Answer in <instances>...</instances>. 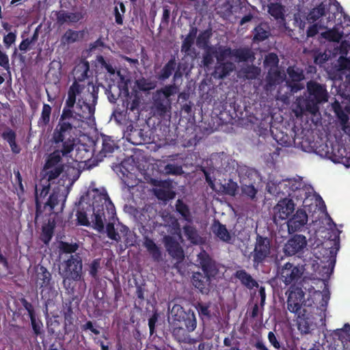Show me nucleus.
<instances>
[{
  "mask_svg": "<svg viewBox=\"0 0 350 350\" xmlns=\"http://www.w3.org/2000/svg\"><path fill=\"white\" fill-rule=\"evenodd\" d=\"M92 97L93 98L92 104L83 102L88 112L83 111L82 113L72 115L70 112L64 111L60 115L58 123L52 135V140L56 146L60 143L62 144L63 155H68L74 150L76 129L80 126L84 120H90L94 118L97 96L92 94Z\"/></svg>",
  "mask_w": 350,
  "mask_h": 350,
  "instance_id": "f257e3e1",
  "label": "nucleus"
},
{
  "mask_svg": "<svg viewBox=\"0 0 350 350\" xmlns=\"http://www.w3.org/2000/svg\"><path fill=\"white\" fill-rule=\"evenodd\" d=\"M59 274L68 293H77L81 295L85 293L86 283L83 271V260L79 253L70 255L61 262Z\"/></svg>",
  "mask_w": 350,
  "mask_h": 350,
  "instance_id": "f03ea898",
  "label": "nucleus"
},
{
  "mask_svg": "<svg viewBox=\"0 0 350 350\" xmlns=\"http://www.w3.org/2000/svg\"><path fill=\"white\" fill-rule=\"evenodd\" d=\"M329 95L325 84L310 80L306 83V92L303 100L306 111L316 114L319 110L320 105L327 103Z\"/></svg>",
  "mask_w": 350,
  "mask_h": 350,
  "instance_id": "7ed1b4c3",
  "label": "nucleus"
},
{
  "mask_svg": "<svg viewBox=\"0 0 350 350\" xmlns=\"http://www.w3.org/2000/svg\"><path fill=\"white\" fill-rule=\"evenodd\" d=\"M98 198V200L94 198L92 204V223L95 230L102 232L104 230V221L106 219L105 213H107L109 219H113L116 215V208L106 192L100 193Z\"/></svg>",
  "mask_w": 350,
  "mask_h": 350,
  "instance_id": "20e7f679",
  "label": "nucleus"
},
{
  "mask_svg": "<svg viewBox=\"0 0 350 350\" xmlns=\"http://www.w3.org/2000/svg\"><path fill=\"white\" fill-rule=\"evenodd\" d=\"M215 58L217 62H226L227 58H233L237 62H252L254 54L249 47L231 49L229 46H219L216 47Z\"/></svg>",
  "mask_w": 350,
  "mask_h": 350,
  "instance_id": "39448f33",
  "label": "nucleus"
},
{
  "mask_svg": "<svg viewBox=\"0 0 350 350\" xmlns=\"http://www.w3.org/2000/svg\"><path fill=\"white\" fill-rule=\"evenodd\" d=\"M271 254V240L270 238L257 234L254 250L251 252L253 266L257 268L263 265Z\"/></svg>",
  "mask_w": 350,
  "mask_h": 350,
  "instance_id": "423d86ee",
  "label": "nucleus"
},
{
  "mask_svg": "<svg viewBox=\"0 0 350 350\" xmlns=\"http://www.w3.org/2000/svg\"><path fill=\"white\" fill-rule=\"evenodd\" d=\"M82 92V88L77 80L72 83L68 91V97L65 101L62 111H67L70 114L77 115L82 113L83 111L88 112V109L84 107L83 101L79 100L77 103V96Z\"/></svg>",
  "mask_w": 350,
  "mask_h": 350,
  "instance_id": "0eeeda50",
  "label": "nucleus"
},
{
  "mask_svg": "<svg viewBox=\"0 0 350 350\" xmlns=\"http://www.w3.org/2000/svg\"><path fill=\"white\" fill-rule=\"evenodd\" d=\"M171 314L175 321L182 323L187 332H193L197 327V320L193 310H185L179 304H174L171 310Z\"/></svg>",
  "mask_w": 350,
  "mask_h": 350,
  "instance_id": "6e6552de",
  "label": "nucleus"
},
{
  "mask_svg": "<svg viewBox=\"0 0 350 350\" xmlns=\"http://www.w3.org/2000/svg\"><path fill=\"white\" fill-rule=\"evenodd\" d=\"M70 297L66 299L63 302V316L66 325H74V322L76 318V312L79 310L81 298L83 294H78L77 293H68Z\"/></svg>",
  "mask_w": 350,
  "mask_h": 350,
  "instance_id": "1a4fd4ad",
  "label": "nucleus"
},
{
  "mask_svg": "<svg viewBox=\"0 0 350 350\" xmlns=\"http://www.w3.org/2000/svg\"><path fill=\"white\" fill-rule=\"evenodd\" d=\"M288 79L286 81V86L293 94L297 93L304 88L301 82L304 80V70L295 65L289 66L286 69Z\"/></svg>",
  "mask_w": 350,
  "mask_h": 350,
  "instance_id": "9d476101",
  "label": "nucleus"
},
{
  "mask_svg": "<svg viewBox=\"0 0 350 350\" xmlns=\"http://www.w3.org/2000/svg\"><path fill=\"white\" fill-rule=\"evenodd\" d=\"M307 246V240L304 235L295 234L284 245L283 252L286 256H297L300 257Z\"/></svg>",
  "mask_w": 350,
  "mask_h": 350,
  "instance_id": "9b49d317",
  "label": "nucleus"
},
{
  "mask_svg": "<svg viewBox=\"0 0 350 350\" xmlns=\"http://www.w3.org/2000/svg\"><path fill=\"white\" fill-rule=\"evenodd\" d=\"M280 279L288 286L296 284L301 278L303 270L291 262L285 263L278 271Z\"/></svg>",
  "mask_w": 350,
  "mask_h": 350,
  "instance_id": "f8f14e48",
  "label": "nucleus"
},
{
  "mask_svg": "<svg viewBox=\"0 0 350 350\" xmlns=\"http://www.w3.org/2000/svg\"><path fill=\"white\" fill-rule=\"evenodd\" d=\"M295 204L292 199L284 198L278 201L273 208V219L275 223L286 219L295 211Z\"/></svg>",
  "mask_w": 350,
  "mask_h": 350,
  "instance_id": "ddd939ff",
  "label": "nucleus"
},
{
  "mask_svg": "<svg viewBox=\"0 0 350 350\" xmlns=\"http://www.w3.org/2000/svg\"><path fill=\"white\" fill-rule=\"evenodd\" d=\"M305 293L301 288H293L287 298V308L294 314L302 312V305L305 302Z\"/></svg>",
  "mask_w": 350,
  "mask_h": 350,
  "instance_id": "4468645a",
  "label": "nucleus"
},
{
  "mask_svg": "<svg viewBox=\"0 0 350 350\" xmlns=\"http://www.w3.org/2000/svg\"><path fill=\"white\" fill-rule=\"evenodd\" d=\"M198 260L202 273L214 279L219 272L216 262L205 252L200 253Z\"/></svg>",
  "mask_w": 350,
  "mask_h": 350,
  "instance_id": "2eb2a0df",
  "label": "nucleus"
},
{
  "mask_svg": "<svg viewBox=\"0 0 350 350\" xmlns=\"http://www.w3.org/2000/svg\"><path fill=\"white\" fill-rule=\"evenodd\" d=\"M212 280L200 271L193 272L191 278L194 288L202 295H208L211 291Z\"/></svg>",
  "mask_w": 350,
  "mask_h": 350,
  "instance_id": "dca6fc26",
  "label": "nucleus"
},
{
  "mask_svg": "<svg viewBox=\"0 0 350 350\" xmlns=\"http://www.w3.org/2000/svg\"><path fill=\"white\" fill-rule=\"evenodd\" d=\"M297 328L302 334H308L313 329L314 318L310 312L304 308L302 312L296 314Z\"/></svg>",
  "mask_w": 350,
  "mask_h": 350,
  "instance_id": "f3484780",
  "label": "nucleus"
},
{
  "mask_svg": "<svg viewBox=\"0 0 350 350\" xmlns=\"http://www.w3.org/2000/svg\"><path fill=\"white\" fill-rule=\"evenodd\" d=\"M308 221V215L304 210L298 209L295 214L287 221L288 231L290 234L301 231Z\"/></svg>",
  "mask_w": 350,
  "mask_h": 350,
  "instance_id": "a211bd4d",
  "label": "nucleus"
},
{
  "mask_svg": "<svg viewBox=\"0 0 350 350\" xmlns=\"http://www.w3.org/2000/svg\"><path fill=\"white\" fill-rule=\"evenodd\" d=\"M163 243L169 255L174 259L182 260L184 258V251L180 243L172 236L165 235Z\"/></svg>",
  "mask_w": 350,
  "mask_h": 350,
  "instance_id": "6ab92c4d",
  "label": "nucleus"
},
{
  "mask_svg": "<svg viewBox=\"0 0 350 350\" xmlns=\"http://www.w3.org/2000/svg\"><path fill=\"white\" fill-rule=\"evenodd\" d=\"M254 43L262 42L267 40L271 35V29L268 22L259 23L252 31Z\"/></svg>",
  "mask_w": 350,
  "mask_h": 350,
  "instance_id": "aec40b11",
  "label": "nucleus"
},
{
  "mask_svg": "<svg viewBox=\"0 0 350 350\" xmlns=\"http://www.w3.org/2000/svg\"><path fill=\"white\" fill-rule=\"evenodd\" d=\"M71 325H66L64 321V326L62 328L61 323L57 320H54L48 323V332L51 335H53L59 340H64L66 335L72 332Z\"/></svg>",
  "mask_w": 350,
  "mask_h": 350,
  "instance_id": "412c9836",
  "label": "nucleus"
},
{
  "mask_svg": "<svg viewBox=\"0 0 350 350\" xmlns=\"http://www.w3.org/2000/svg\"><path fill=\"white\" fill-rule=\"evenodd\" d=\"M36 280L37 286H39L40 289H42L40 293L44 297V288H48L50 285L51 274L45 267L38 265L36 267Z\"/></svg>",
  "mask_w": 350,
  "mask_h": 350,
  "instance_id": "4be33fe9",
  "label": "nucleus"
},
{
  "mask_svg": "<svg viewBox=\"0 0 350 350\" xmlns=\"http://www.w3.org/2000/svg\"><path fill=\"white\" fill-rule=\"evenodd\" d=\"M235 64L230 61L217 63L215 66L213 75L214 78L224 79L230 75L235 70Z\"/></svg>",
  "mask_w": 350,
  "mask_h": 350,
  "instance_id": "5701e85b",
  "label": "nucleus"
},
{
  "mask_svg": "<svg viewBox=\"0 0 350 350\" xmlns=\"http://www.w3.org/2000/svg\"><path fill=\"white\" fill-rule=\"evenodd\" d=\"M57 23L62 26L66 23H77L83 18V14L80 12H66L64 10L55 12Z\"/></svg>",
  "mask_w": 350,
  "mask_h": 350,
  "instance_id": "b1692460",
  "label": "nucleus"
},
{
  "mask_svg": "<svg viewBox=\"0 0 350 350\" xmlns=\"http://www.w3.org/2000/svg\"><path fill=\"white\" fill-rule=\"evenodd\" d=\"M143 246L151 256L154 262H159L163 260L161 248L154 243V240L145 236L144 237Z\"/></svg>",
  "mask_w": 350,
  "mask_h": 350,
  "instance_id": "393cba45",
  "label": "nucleus"
},
{
  "mask_svg": "<svg viewBox=\"0 0 350 350\" xmlns=\"http://www.w3.org/2000/svg\"><path fill=\"white\" fill-rule=\"evenodd\" d=\"M286 80V74L278 68H270L266 76V87L271 88Z\"/></svg>",
  "mask_w": 350,
  "mask_h": 350,
  "instance_id": "a878e982",
  "label": "nucleus"
},
{
  "mask_svg": "<svg viewBox=\"0 0 350 350\" xmlns=\"http://www.w3.org/2000/svg\"><path fill=\"white\" fill-rule=\"evenodd\" d=\"M234 277L239 280L241 284L248 289L259 287L258 282L243 269L237 270L234 273Z\"/></svg>",
  "mask_w": 350,
  "mask_h": 350,
  "instance_id": "bb28decb",
  "label": "nucleus"
},
{
  "mask_svg": "<svg viewBox=\"0 0 350 350\" xmlns=\"http://www.w3.org/2000/svg\"><path fill=\"white\" fill-rule=\"evenodd\" d=\"M198 33V28L195 26H191L189 33L183 40L181 45V52L185 53L186 55H190L191 52H194L195 49H192L195 39Z\"/></svg>",
  "mask_w": 350,
  "mask_h": 350,
  "instance_id": "cd10ccee",
  "label": "nucleus"
},
{
  "mask_svg": "<svg viewBox=\"0 0 350 350\" xmlns=\"http://www.w3.org/2000/svg\"><path fill=\"white\" fill-rule=\"evenodd\" d=\"M63 148L55 150L50 153L45 161L43 170H48L51 167L64 166L62 163Z\"/></svg>",
  "mask_w": 350,
  "mask_h": 350,
  "instance_id": "c85d7f7f",
  "label": "nucleus"
},
{
  "mask_svg": "<svg viewBox=\"0 0 350 350\" xmlns=\"http://www.w3.org/2000/svg\"><path fill=\"white\" fill-rule=\"evenodd\" d=\"M212 231L220 240L226 243L230 241L232 237L226 225L221 224L219 220H214Z\"/></svg>",
  "mask_w": 350,
  "mask_h": 350,
  "instance_id": "c756f323",
  "label": "nucleus"
},
{
  "mask_svg": "<svg viewBox=\"0 0 350 350\" xmlns=\"http://www.w3.org/2000/svg\"><path fill=\"white\" fill-rule=\"evenodd\" d=\"M154 106L156 113L161 117H164L171 109L170 99H163L155 95Z\"/></svg>",
  "mask_w": 350,
  "mask_h": 350,
  "instance_id": "7c9ffc66",
  "label": "nucleus"
},
{
  "mask_svg": "<svg viewBox=\"0 0 350 350\" xmlns=\"http://www.w3.org/2000/svg\"><path fill=\"white\" fill-rule=\"evenodd\" d=\"M260 68L252 64L241 68L239 72V76L245 79H256L260 75Z\"/></svg>",
  "mask_w": 350,
  "mask_h": 350,
  "instance_id": "2f4dec72",
  "label": "nucleus"
},
{
  "mask_svg": "<svg viewBox=\"0 0 350 350\" xmlns=\"http://www.w3.org/2000/svg\"><path fill=\"white\" fill-rule=\"evenodd\" d=\"M176 68V62L175 57H172L162 68L158 75V79L160 81H165L173 73Z\"/></svg>",
  "mask_w": 350,
  "mask_h": 350,
  "instance_id": "473e14b6",
  "label": "nucleus"
},
{
  "mask_svg": "<svg viewBox=\"0 0 350 350\" xmlns=\"http://www.w3.org/2000/svg\"><path fill=\"white\" fill-rule=\"evenodd\" d=\"M185 236L191 243L198 245L202 242V238L199 235L196 227L192 225H185L183 226Z\"/></svg>",
  "mask_w": 350,
  "mask_h": 350,
  "instance_id": "72a5a7b5",
  "label": "nucleus"
},
{
  "mask_svg": "<svg viewBox=\"0 0 350 350\" xmlns=\"http://www.w3.org/2000/svg\"><path fill=\"white\" fill-rule=\"evenodd\" d=\"M338 154L334 151L329 152L328 150L325 152V156L331 159L334 163H343L349 162V157L347 156L345 148L341 147L338 150Z\"/></svg>",
  "mask_w": 350,
  "mask_h": 350,
  "instance_id": "f704fd0d",
  "label": "nucleus"
},
{
  "mask_svg": "<svg viewBox=\"0 0 350 350\" xmlns=\"http://www.w3.org/2000/svg\"><path fill=\"white\" fill-rule=\"evenodd\" d=\"M55 227V223L50 221L46 224L42 226L40 239L44 244L48 245L51 241Z\"/></svg>",
  "mask_w": 350,
  "mask_h": 350,
  "instance_id": "c9c22d12",
  "label": "nucleus"
},
{
  "mask_svg": "<svg viewBox=\"0 0 350 350\" xmlns=\"http://www.w3.org/2000/svg\"><path fill=\"white\" fill-rule=\"evenodd\" d=\"M268 12L276 20L284 19V7L280 3H271L268 5Z\"/></svg>",
  "mask_w": 350,
  "mask_h": 350,
  "instance_id": "e433bc0d",
  "label": "nucleus"
},
{
  "mask_svg": "<svg viewBox=\"0 0 350 350\" xmlns=\"http://www.w3.org/2000/svg\"><path fill=\"white\" fill-rule=\"evenodd\" d=\"M216 47L213 46H207L204 48V52L202 55V64L204 67H208L213 64L215 57Z\"/></svg>",
  "mask_w": 350,
  "mask_h": 350,
  "instance_id": "4c0bfd02",
  "label": "nucleus"
},
{
  "mask_svg": "<svg viewBox=\"0 0 350 350\" xmlns=\"http://www.w3.org/2000/svg\"><path fill=\"white\" fill-rule=\"evenodd\" d=\"M176 211L178 213L183 219L188 221L191 222L192 217L191 215L190 209L185 202L181 200H178L176 203Z\"/></svg>",
  "mask_w": 350,
  "mask_h": 350,
  "instance_id": "58836bf2",
  "label": "nucleus"
},
{
  "mask_svg": "<svg viewBox=\"0 0 350 350\" xmlns=\"http://www.w3.org/2000/svg\"><path fill=\"white\" fill-rule=\"evenodd\" d=\"M80 31L68 29L61 38L63 44L74 43L79 40Z\"/></svg>",
  "mask_w": 350,
  "mask_h": 350,
  "instance_id": "ea45409f",
  "label": "nucleus"
},
{
  "mask_svg": "<svg viewBox=\"0 0 350 350\" xmlns=\"http://www.w3.org/2000/svg\"><path fill=\"white\" fill-rule=\"evenodd\" d=\"M177 92V87L173 85H167L157 91L155 95L163 98L170 99V96L174 95Z\"/></svg>",
  "mask_w": 350,
  "mask_h": 350,
  "instance_id": "a19ab883",
  "label": "nucleus"
},
{
  "mask_svg": "<svg viewBox=\"0 0 350 350\" xmlns=\"http://www.w3.org/2000/svg\"><path fill=\"white\" fill-rule=\"evenodd\" d=\"M116 148H117V146L111 137L105 136L103 137L101 152L105 157L108 154L112 153Z\"/></svg>",
  "mask_w": 350,
  "mask_h": 350,
  "instance_id": "79ce46f5",
  "label": "nucleus"
},
{
  "mask_svg": "<svg viewBox=\"0 0 350 350\" xmlns=\"http://www.w3.org/2000/svg\"><path fill=\"white\" fill-rule=\"evenodd\" d=\"M51 113V107L49 104H44L41 112V116L38 120V125L46 126L50 122Z\"/></svg>",
  "mask_w": 350,
  "mask_h": 350,
  "instance_id": "37998d69",
  "label": "nucleus"
},
{
  "mask_svg": "<svg viewBox=\"0 0 350 350\" xmlns=\"http://www.w3.org/2000/svg\"><path fill=\"white\" fill-rule=\"evenodd\" d=\"M95 65L96 67H100L101 69H105L110 75L115 74V68L113 66L108 62L103 55H97L95 60Z\"/></svg>",
  "mask_w": 350,
  "mask_h": 350,
  "instance_id": "c03bdc74",
  "label": "nucleus"
},
{
  "mask_svg": "<svg viewBox=\"0 0 350 350\" xmlns=\"http://www.w3.org/2000/svg\"><path fill=\"white\" fill-rule=\"evenodd\" d=\"M190 332H187V328L183 327H175L172 330V336L179 342H186L188 340V334Z\"/></svg>",
  "mask_w": 350,
  "mask_h": 350,
  "instance_id": "a18cd8bd",
  "label": "nucleus"
},
{
  "mask_svg": "<svg viewBox=\"0 0 350 350\" xmlns=\"http://www.w3.org/2000/svg\"><path fill=\"white\" fill-rule=\"evenodd\" d=\"M325 7L323 3H321L316 8H313L308 14V18L312 22L317 21L325 14Z\"/></svg>",
  "mask_w": 350,
  "mask_h": 350,
  "instance_id": "49530a36",
  "label": "nucleus"
},
{
  "mask_svg": "<svg viewBox=\"0 0 350 350\" xmlns=\"http://www.w3.org/2000/svg\"><path fill=\"white\" fill-rule=\"evenodd\" d=\"M64 166H58L43 170L45 172V176L47 177L48 180L50 182L57 178L64 172Z\"/></svg>",
  "mask_w": 350,
  "mask_h": 350,
  "instance_id": "de8ad7c7",
  "label": "nucleus"
},
{
  "mask_svg": "<svg viewBox=\"0 0 350 350\" xmlns=\"http://www.w3.org/2000/svg\"><path fill=\"white\" fill-rule=\"evenodd\" d=\"M101 258L94 259L89 265V274L93 279L98 278V271L100 269Z\"/></svg>",
  "mask_w": 350,
  "mask_h": 350,
  "instance_id": "09e8293b",
  "label": "nucleus"
},
{
  "mask_svg": "<svg viewBox=\"0 0 350 350\" xmlns=\"http://www.w3.org/2000/svg\"><path fill=\"white\" fill-rule=\"evenodd\" d=\"M29 319L31 321V325L35 336L38 337L40 336L43 333V324L42 321L37 318L36 315L29 317Z\"/></svg>",
  "mask_w": 350,
  "mask_h": 350,
  "instance_id": "8fccbe9b",
  "label": "nucleus"
},
{
  "mask_svg": "<svg viewBox=\"0 0 350 350\" xmlns=\"http://www.w3.org/2000/svg\"><path fill=\"white\" fill-rule=\"evenodd\" d=\"M321 36L331 42H339L342 34L338 30L332 29L321 33Z\"/></svg>",
  "mask_w": 350,
  "mask_h": 350,
  "instance_id": "3c124183",
  "label": "nucleus"
},
{
  "mask_svg": "<svg viewBox=\"0 0 350 350\" xmlns=\"http://www.w3.org/2000/svg\"><path fill=\"white\" fill-rule=\"evenodd\" d=\"M79 248V245L76 243H70L68 242L62 241L60 243V250L65 254L73 255Z\"/></svg>",
  "mask_w": 350,
  "mask_h": 350,
  "instance_id": "603ef678",
  "label": "nucleus"
},
{
  "mask_svg": "<svg viewBox=\"0 0 350 350\" xmlns=\"http://www.w3.org/2000/svg\"><path fill=\"white\" fill-rule=\"evenodd\" d=\"M199 315L203 318L206 317L208 319L211 318V314L210 310V304H204L202 302H198L196 306Z\"/></svg>",
  "mask_w": 350,
  "mask_h": 350,
  "instance_id": "864d4df0",
  "label": "nucleus"
},
{
  "mask_svg": "<svg viewBox=\"0 0 350 350\" xmlns=\"http://www.w3.org/2000/svg\"><path fill=\"white\" fill-rule=\"evenodd\" d=\"M223 191L225 194L234 196L237 193L238 185L237 183L229 180L228 182L223 185Z\"/></svg>",
  "mask_w": 350,
  "mask_h": 350,
  "instance_id": "5fc2aeb1",
  "label": "nucleus"
},
{
  "mask_svg": "<svg viewBox=\"0 0 350 350\" xmlns=\"http://www.w3.org/2000/svg\"><path fill=\"white\" fill-rule=\"evenodd\" d=\"M164 170L165 174L171 175H181L183 173V167L181 165H178L172 163L167 164Z\"/></svg>",
  "mask_w": 350,
  "mask_h": 350,
  "instance_id": "6e6d98bb",
  "label": "nucleus"
},
{
  "mask_svg": "<svg viewBox=\"0 0 350 350\" xmlns=\"http://www.w3.org/2000/svg\"><path fill=\"white\" fill-rule=\"evenodd\" d=\"M50 190V184H48L46 186H43L42 189L38 194V190L36 189V212L38 211V208L40 206V199L44 198L49 193Z\"/></svg>",
  "mask_w": 350,
  "mask_h": 350,
  "instance_id": "4d7b16f0",
  "label": "nucleus"
},
{
  "mask_svg": "<svg viewBox=\"0 0 350 350\" xmlns=\"http://www.w3.org/2000/svg\"><path fill=\"white\" fill-rule=\"evenodd\" d=\"M279 63V59L278 55L274 53H270L267 55H266L264 64L267 66H270L271 68L273 67V68H277Z\"/></svg>",
  "mask_w": 350,
  "mask_h": 350,
  "instance_id": "13d9d810",
  "label": "nucleus"
},
{
  "mask_svg": "<svg viewBox=\"0 0 350 350\" xmlns=\"http://www.w3.org/2000/svg\"><path fill=\"white\" fill-rule=\"evenodd\" d=\"M211 36V32L209 30H205L201 32L197 37V44L200 46L201 44L205 48L208 43L209 38Z\"/></svg>",
  "mask_w": 350,
  "mask_h": 350,
  "instance_id": "bf43d9fd",
  "label": "nucleus"
},
{
  "mask_svg": "<svg viewBox=\"0 0 350 350\" xmlns=\"http://www.w3.org/2000/svg\"><path fill=\"white\" fill-rule=\"evenodd\" d=\"M288 184H286V185H288L289 187L288 196L291 197H294L295 195H293L291 191L295 192L297 191H299L302 187V183L301 181L297 180H288L287 181Z\"/></svg>",
  "mask_w": 350,
  "mask_h": 350,
  "instance_id": "052dcab7",
  "label": "nucleus"
},
{
  "mask_svg": "<svg viewBox=\"0 0 350 350\" xmlns=\"http://www.w3.org/2000/svg\"><path fill=\"white\" fill-rule=\"evenodd\" d=\"M106 231L107 237L111 240L119 241L120 240V236L116 231L114 224L113 223H108L106 226Z\"/></svg>",
  "mask_w": 350,
  "mask_h": 350,
  "instance_id": "680f3d73",
  "label": "nucleus"
},
{
  "mask_svg": "<svg viewBox=\"0 0 350 350\" xmlns=\"http://www.w3.org/2000/svg\"><path fill=\"white\" fill-rule=\"evenodd\" d=\"M1 137L8 144L16 140V133L14 131L8 127L2 133Z\"/></svg>",
  "mask_w": 350,
  "mask_h": 350,
  "instance_id": "e2e57ef3",
  "label": "nucleus"
},
{
  "mask_svg": "<svg viewBox=\"0 0 350 350\" xmlns=\"http://www.w3.org/2000/svg\"><path fill=\"white\" fill-rule=\"evenodd\" d=\"M242 193L251 199L255 198L257 189L253 185H243L241 187Z\"/></svg>",
  "mask_w": 350,
  "mask_h": 350,
  "instance_id": "0e129e2a",
  "label": "nucleus"
},
{
  "mask_svg": "<svg viewBox=\"0 0 350 350\" xmlns=\"http://www.w3.org/2000/svg\"><path fill=\"white\" fill-rule=\"evenodd\" d=\"M59 202V193L56 192H53L50 196L45 203V206H48L50 208V211H52L55 208V207L58 204Z\"/></svg>",
  "mask_w": 350,
  "mask_h": 350,
  "instance_id": "69168bd1",
  "label": "nucleus"
},
{
  "mask_svg": "<svg viewBox=\"0 0 350 350\" xmlns=\"http://www.w3.org/2000/svg\"><path fill=\"white\" fill-rule=\"evenodd\" d=\"M19 300L24 308L27 311L29 317L36 316V314L34 310V307L31 303L29 302L24 297L21 298Z\"/></svg>",
  "mask_w": 350,
  "mask_h": 350,
  "instance_id": "338daca9",
  "label": "nucleus"
},
{
  "mask_svg": "<svg viewBox=\"0 0 350 350\" xmlns=\"http://www.w3.org/2000/svg\"><path fill=\"white\" fill-rule=\"evenodd\" d=\"M16 32H9L7 35L3 37V43L7 49H9L12 44L16 42Z\"/></svg>",
  "mask_w": 350,
  "mask_h": 350,
  "instance_id": "774afa93",
  "label": "nucleus"
}]
</instances>
